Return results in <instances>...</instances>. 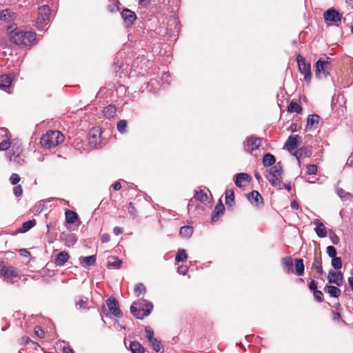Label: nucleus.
Wrapping results in <instances>:
<instances>
[{
	"label": "nucleus",
	"mask_w": 353,
	"mask_h": 353,
	"mask_svg": "<svg viewBox=\"0 0 353 353\" xmlns=\"http://www.w3.org/2000/svg\"><path fill=\"white\" fill-rule=\"evenodd\" d=\"M34 333L39 338H43L45 336V332L39 326L35 327Z\"/></svg>",
	"instance_id": "57"
},
{
	"label": "nucleus",
	"mask_w": 353,
	"mask_h": 353,
	"mask_svg": "<svg viewBox=\"0 0 353 353\" xmlns=\"http://www.w3.org/2000/svg\"><path fill=\"white\" fill-rule=\"evenodd\" d=\"M234 201V193L232 190H226L225 191V203L232 206Z\"/></svg>",
	"instance_id": "40"
},
{
	"label": "nucleus",
	"mask_w": 353,
	"mask_h": 353,
	"mask_svg": "<svg viewBox=\"0 0 353 353\" xmlns=\"http://www.w3.org/2000/svg\"><path fill=\"white\" fill-rule=\"evenodd\" d=\"M276 162L274 156L270 153H267L263 158V164L265 167L273 165Z\"/></svg>",
	"instance_id": "33"
},
{
	"label": "nucleus",
	"mask_w": 353,
	"mask_h": 353,
	"mask_svg": "<svg viewBox=\"0 0 353 353\" xmlns=\"http://www.w3.org/2000/svg\"><path fill=\"white\" fill-rule=\"evenodd\" d=\"M17 18V14L11 9L6 8L0 10V23H10Z\"/></svg>",
	"instance_id": "9"
},
{
	"label": "nucleus",
	"mask_w": 353,
	"mask_h": 353,
	"mask_svg": "<svg viewBox=\"0 0 353 353\" xmlns=\"http://www.w3.org/2000/svg\"><path fill=\"white\" fill-rule=\"evenodd\" d=\"M127 125H128V123H127L126 120H125V119L120 120L118 122L117 125V130L120 133H124L126 132Z\"/></svg>",
	"instance_id": "45"
},
{
	"label": "nucleus",
	"mask_w": 353,
	"mask_h": 353,
	"mask_svg": "<svg viewBox=\"0 0 353 353\" xmlns=\"http://www.w3.org/2000/svg\"><path fill=\"white\" fill-rule=\"evenodd\" d=\"M152 310L153 304L152 302L143 299L134 301L130 306L131 314L138 319H143L144 317L149 316Z\"/></svg>",
	"instance_id": "2"
},
{
	"label": "nucleus",
	"mask_w": 353,
	"mask_h": 353,
	"mask_svg": "<svg viewBox=\"0 0 353 353\" xmlns=\"http://www.w3.org/2000/svg\"><path fill=\"white\" fill-rule=\"evenodd\" d=\"M88 304V299L83 300L81 299L76 303V306L79 308H85Z\"/></svg>",
	"instance_id": "61"
},
{
	"label": "nucleus",
	"mask_w": 353,
	"mask_h": 353,
	"mask_svg": "<svg viewBox=\"0 0 353 353\" xmlns=\"http://www.w3.org/2000/svg\"><path fill=\"white\" fill-rule=\"evenodd\" d=\"M261 143V140L260 139L250 137L243 143L244 150L248 152H252L259 148Z\"/></svg>",
	"instance_id": "11"
},
{
	"label": "nucleus",
	"mask_w": 353,
	"mask_h": 353,
	"mask_svg": "<svg viewBox=\"0 0 353 353\" xmlns=\"http://www.w3.org/2000/svg\"><path fill=\"white\" fill-rule=\"evenodd\" d=\"M130 348L132 353H143L144 352V347L137 341L131 342Z\"/></svg>",
	"instance_id": "36"
},
{
	"label": "nucleus",
	"mask_w": 353,
	"mask_h": 353,
	"mask_svg": "<svg viewBox=\"0 0 353 353\" xmlns=\"http://www.w3.org/2000/svg\"><path fill=\"white\" fill-rule=\"evenodd\" d=\"M178 273L185 275L188 272V268L186 265H180L177 270Z\"/></svg>",
	"instance_id": "59"
},
{
	"label": "nucleus",
	"mask_w": 353,
	"mask_h": 353,
	"mask_svg": "<svg viewBox=\"0 0 353 353\" xmlns=\"http://www.w3.org/2000/svg\"><path fill=\"white\" fill-rule=\"evenodd\" d=\"M145 292L146 288L145 285L141 283H138L134 288V293L137 296H139L141 294H145Z\"/></svg>",
	"instance_id": "47"
},
{
	"label": "nucleus",
	"mask_w": 353,
	"mask_h": 353,
	"mask_svg": "<svg viewBox=\"0 0 353 353\" xmlns=\"http://www.w3.org/2000/svg\"><path fill=\"white\" fill-rule=\"evenodd\" d=\"M20 179L19 175L15 173H13L10 178V183L12 185H17L20 181Z\"/></svg>",
	"instance_id": "55"
},
{
	"label": "nucleus",
	"mask_w": 353,
	"mask_h": 353,
	"mask_svg": "<svg viewBox=\"0 0 353 353\" xmlns=\"http://www.w3.org/2000/svg\"><path fill=\"white\" fill-rule=\"evenodd\" d=\"M324 66H325L324 61L319 59L316 61V63L315 64V67H316L315 75H316V78L321 79L323 75V77H327V74L324 69Z\"/></svg>",
	"instance_id": "20"
},
{
	"label": "nucleus",
	"mask_w": 353,
	"mask_h": 353,
	"mask_svg": "<svg viewBox=\"0 0 353 353\" xmlns=\"http://www.w3.org/2000/svg\"><path fill=\"white\" fill-rule=\"evenodd\" d=\"M247 196L249 201L251 203L254 204L256 205H258L259 200H263L261 195L256 190H252L250 193L248 194Z\"/></svg>",
	"instance_id": "26"
},
{
	"label": "nucleus",
	"mask_w": 353,
	"mask_h": 353,
	"mask_svg": "<svg viewBox=\"0 0 353 353\" xmlns=\"http://www.w3.org/2000/svg\"><path fill=\"white\" fill-rule=\"evenodd\" d=\"M170 74L168 72H164L162 75V81H163V85L170 84L169 79H170Z\"/></svg>",
	"instance_id": "63"
},
{
	"label": "nucleus",
	"mask_w": 353,
	"mask_h": 353,
	"mask_svg": "<svg viewBox=\"0 0 353 353\" xmlns=\"http://www.w3.org/2000/svg\"><path fill=\"white\" fill-rule=\"evenodd\" d=\"M12 144V141H10L9 139H4L0 143V151H4L8 150V151L11 148V145Z\"/></svg>",
	"instance_id": "46"
},
{
	"label": "nucleus",
	"mask_w": 353,
	"mask_h": 353,
	"mask_svg": "<svg viewBox=\"0 0 353 353\" xmlns=\"http://www.w3.org/2000/svg\"><path fill=\"white\" fill-rule=\"evenodd\" d=\"M99 136V130L91 132L89 137V143L94 148H98L100 145V139Z\"/></svg>",
	"instance_id": "24"
},
{
	"label": "nucleus",
	"mask_w": 353,
	"mask_h": 353,
	"mask_svg": "<svg viewBox=\"0 0 353 353\" xmlns=\"http://www.w3.org/2000/svg\"><path fill=\"white\" fill-rule=\"evenodd\" d=\"M314 230L319 237L324 238L327 236V230L324 225H323V227H316Z\"/></svg>",
	"instance_id": "49"
},
{
	"label": "nucleus",
	"mask_w": 353,
	"mask_h": 353,
	"mask_svg": "<svg viewBox=\"0 0 353 353\" xmlns=\"http://www.w3.org/2000/svg\"><path fill=\"white\" fill-rule=\"evenodd\" d=\"M122 264V261L117 256H110L108 258V266L119 268Z\"/></svg>",
	"instance_id": "35"
},
{
	"label": "nucleus",
	"mask_w": 353,
	"mask_h": 353,
	"mask_svg": "<svg viewBox=\"0 0 353 353\" xmlns=\"http://www.w3.org/2000/svg\"><path fill=\"white\" fill-rule=\"evenodd\" d=\"M114 3H115L114 5L109 6V7H108V9H109V10L111 12H114L118 11L119 10V1L116 0Z\"/></svg>",
	"instance_id": "62"
},
{
	"label": "nucleus",
	"mask_w": 353,
	"mask_h": 353,
	"mask_svg": "<svg viewBox=\"0 0 353 353\" xmlns=\"http://www.w3.org/2000/svg\"><path fill=\"white\" fill-rule=\"evenodd\" d=\"M296 61L298 63V68L300 72L304 75V80L307 83H310L312 79L311 72V65L310 63H307L301 54H298L296 57Z\"/></svg>",
	"instance_id": "7"
},
{
	"label": "nucleus",
	"mask_w": 353,
	"mask_h": 353,
	"mask_svg": "<svg viewBox=\"0 0 353 353\" xmlns=\"http://www.w3.org/2000/svg\"><path fill=\"white\" fill-rule=\"evenodd\" d=\"M326 252L328 256L331 258H333L336 256V248L332 245H329L326 248Z\"/></svg>",
	"instance_id": "53"
},
{
	"label": "nucleus",
	"mask_w": 353,
	"mask_h": 353,
	"mask_svg": "<svg viewBox=\"0 0 353 353\" xmlns=\"http://www.w3.org/2000/svg\"><path fill=\"white\" fill-rule=\"evenodd\" d=\"M106 303L110 313L115 317L122 316V312L119 307V303L114 298H110L106 301Z\"/></svg>",
	"instance_id": "12"
},
{
	"label": "nucleus",
	"mask_w": 353,
	"mask_h": 353,
	"mask_svg": "<svg viewBox=\"0 0 353 353\" xmlns=\"http://www.w3.org/2000/svg\"><path fill=\"white\" fill-rule=\"evenodd\" d=\"M311 150L307 149L305 147H302L299 148L294 154L298 160L299 163H300V159L303 157H308L311 155Z\"/></svg>",
	"instance_id": "23"
},
{
	"label": "nucleus",
	"mask_w": 353,
	"mask_h": 353,
	"mask_svg": "<svg viewBox=\"0 0 353 353\" xmlns=\"http://www.w3.org/2000/svg\"><path fill=\"white\" fill-rule=\"evenodd\" d=\"M145 336L147 339L149 341H151L152 339H154V330L150 326H146L145 327Z\"/></svg>",
	"instance_id": "51"
},
{
	"label": "nucleus",
	"mask_w": 353,
	"mask_h": 353,
	"mask_svg": "<svg viewBox=\"0 0 353 353\" xmlns=\"http://www.w3.org/2000/svg\"><path fill=\"white\" fill-rule=\"evenodd\" d=\"M50 12L48 5H42L39 7L38 18L36 21V27L39 30H43L45 26L48 23Z\"/></svg>",
	"instance_id": "6"
},
{
	"label": "nucleus",
	"mask_w": 353,
	"mask_h": 353,
	"mask_svg": "<svg viewBox=\"0 0 353 353\" xmlns=\"http://www.w3.org/2000/svg\"><path fill=\"white\" fill-rule=\"evenodd\" d=\"M327 279L330 283L336 284L337 286H341L343 285V276L341 271L334 272L330 270Z\"/></svg>",
	"instance_id": "13"
},
{
	"label": "nucleus",
	"mask_w": 353,
	"mask_h": 353,
	"mask_svg": "<svg viewBox=\"0 0 353 353\" xmlns=\"http://www.w3.org/2000/svg\"><path fill=\"white\" fill-rule=\"evenodd\" d=\"M14 194L16 196H19L23 193V189L21 185H17L13 189Z\"/></svg>",
	"instance_id": "60"
},
{
	"label": "nucleus",
	"mask_w": 353,
	"mask_h": 353,
	"mask_svg": "<svg viewBox=\"0 0 353 353\" xmlns=\"http://www.w3.org/2000/svg\"><path fill=\"white\" fill-rule=\"evenodd\" d=\"M323 18L325 22H331L334 25L339 26L341 21L342 14L334 8L327 10L323 14Z\"/></svg>",
	"instance_id": "8"
},
{
	"label": "nucleus",
	"mask_w": 353,
	"mask_h": 353,
	"mask_svg": "<svg viewBox=\"0 0 353 353\" xmlns=\"http://www.w3.org/2000/svg\"><path fill=\"white\" fill-rule=\"evenodd\" d=\"M332 266L335 270H339L342 268V261L341 257L334 256L332 258L331 261Z\"/></svg>",
	"instance_id": "48"
},
{
	"label": "nucleus",
	"mask_w": 353,
	"mask_h": 353,
	"mask_svg": "<svg viewBox=\"0 0 353 353\" xmlns=\"http://www.w3.org/2000/svg\"><path fill=\"white\" fill-rule=\"evenodd\" d=\"M281 177H272L267 176V179L271 185L278 190H283L284 188V183L282 182Z\"/></svg>",
	"instance_id": "27"
},
{
	"label": "nucleus",
	"mask_w": 353,
	"mask_h": 353,
	"mask_svg": "<svg viewBox=\"0 0 353 353\" xmlns=\"http://www.w3.org/2000/svg\"><path fill=\"white\" fill-rule=\"evenodd\" d=\"M8 31L10 41L17 46L31 47L37 43L35 32L22 30L15 23L10 25Z\"/></svg>",
	"instance_id": "1"
},
{
	"label": "nucleus",
	"mask_w": 353,
	"mask_h": 353,
	"mask_svg": "<svg viewBox=\"0 0 353 353\" xmlns=\"http://www.w3.org/2000/svg\"><path fill=\"white\" fill-rule=\"evenodd\" d=\"M314 296L315 299L319 302L323 301V292L321 290H316L314 292Z\"/></svg>",
	"instance_id": "58"
},
{
	"label": "nucleus",
	"mask_w": 353,
	"mask_h": 353,
	"mask_svg": "<svg viewBox=\"0 0 353 353\" xmlns=\"http://www.w3.org/2000/svg\"><path fill=\"white\" fill-rule=\"evenodd\" d=\"M152 65V63L151 62V64L145 63L144 61L141 63L139 68V70L138 72L139 74H141L142 75L144 74L145 72L148 71V70Z\"/></svg>",
	"instance_id": "52"
},
{
	"label": "nucleus",
	"mask_w": 353,
	"mask_h": 353,
	"mask_svg": "<svg viewBox=\"0 0 353 353\" xmlns=\"http://www.w3.org/2000/svg\"><path fill=\"white\" fill-rule=\"evenodd\" d=\"M336 193L343 201H347L351 198V194L342 188H338L336 190Z\"/></svg>",
	"instance_id": "43"
},
{
	"label": "nucleus",
	"mask_w": 353,
	"mask_h": 353,
	"mask_svg": "<svg viewBox=\"0 0 353 353\" xmlns=\"http://www.w3.org/2000/svg\"><path fill=\"white\" fill-rule=\"evenodd\" d=\"M121 14L125 26L128 28L131 27L137 19V15L135 12L128 8L123 9Z\"/></svg>",
	"instance_id": "10"
},
{
	"label": "nucleus",
	"mask_w": 353,
	"mask_h": 353,
	"mask_svg": "<svg viewBox=\"0 0 353 353\" xmlns=\"http://www.w3.org/2000/svg\"><path fill=\"white\" fill-rule=\"evenodd\" d=\"M65 220L68 223H74L76 221H79L77 214L70 210L65 211Z\"/></svg>",
	"instance_id": "34"
},
{
	"label": "nucleus",
	"mask_w": 353,
	"mask_h": 353,
	"mask_svg": "<svg viewBox=\"0 0 353 353\" xmlns=\"http://www.w3.org/2000/svg\"><path fill=\"white\" fill-rule=\"evenodd\" d=\"M320 120L321 117L318 114L309 115L307 120V128L310 130L318 128Z\"/></svg>",
	"instance_id": "16"
},
{
	"label": "nucleus",
	"mask_w": 353,
	"mask_h": 353,
	"mask_svg": "<svg viewBox=\"0 0 353 353\" xmlns=\"http://www.w3.org/2000/svg\"><path fill=\"white\" fill-rule=\"evenodd\" d=\"M312 266L321 275L324 274V271L322 268L321 261L316 256L314 257Z\"/></svg>",
	"instance_id": "42"
},
{
	"label": "nucleus",
	"mask_w": 353,
	"mask_h": 353,
	"mask_svg": "<svg viewBox=\"0 0 353 353\" xmlns=\"http://www.w3.org/2000/svg\"><path fill=\"white\" fill-rule=\"evenodd\" d=\"M0 276L4 281L11 283L17 282L20 279L15 268L3 263L0 264Z\"/></svg>",
	"instance_id": "5"
},
{
	"label": "nucleus",
	"mask_w": 353,
	"mask_h": 353,
	"mask_svg": "<svg viewBox=\"0 0 353 353\" xmlns=\"http://www.w3.org/2000/svg\"><path fill=\"white\" fill-rule=\"evenodd\" d=\"M150 345H152L153 350L156 352H163V347L160 341H159L157 338H154L152 339L151 341H149Z\"/></svg>",
	"instance_id": "38"
},
{
	"label": "nucleus",
	"mask_w": 353,
	"mask_h": 353,
	"mask_svg": "<svg viewBox=\"0 0 353 353\" xmlns=\"http://www.w3.org/2000/svg\"><path fill=\"white\" fill-rule=\"evenodd\" d=\"M304 263L302 259H295V273L298 276H302L304 274Z\"/></svg>",
	"instance_id": "32"
},
{
	"label": "nucleus",
	"mask_w": 353,
	"mask_h": 353,
	"mask_svg": "<svg viewBox=\"0 0 353 353\" xmlns=\"http://www.w3.org/2000/svg\"><path fill=\"white\" fill-rule=\"evenodd\" d=\"M281 262L285 272L290 273L293 271V260L290 256L283 257Z\"/></svg>",
	"instance_id": "22"
},
{
	"label": "nucleus",
	"mask_w": 353,
	"mask_h": 353,
	"mask_svg": "<svg viewBox=\"0 0 353 353\" xmlns=\"http://www.w3.org/2000/svg\"><path fill=\"white\" fill-rule=\"evenodd\" d=\"M68 253L65 251H62L57 254L56 259H54V263L57 266H63L68 260Z\"/></svg>",
	"instance_id": "21"
},
{
	"label": "nucleus",
	"mask_w": 353,
	"mask_h": 353,
	"mask_svg": "<svg viewBox=\"0 0 353 353\" xmlns=\"http://www.w3.org/2000/svg\"><path fill=\"white\" fill-rule=\"evenodd\" d=\"M143 61H144L145 63L151 64V61L147 57L143 55L141 57H137L134 60L132 66L137 69H139L140 65H141Z\"/></svg>",
	"instance_id": "37"
},
{
	"label": "nucleus",
	"mask_w": 353,
	"mask_h": 353,
	"mask_svg": "<svg viewBox=\"0 0 353 353\" xmlns=\"http://www.w3.org/2000/svg\"><path fill=\"white\" fill-rule=\"evenodd\" d=\"M325 292L328 293L332 297H339L341 295V291L337 287L334 285H326L325 287Z\"/></svg>",
	"instance_id": "29"
},
{
	"label": "nucleus",
	"mask_w": 353,
	"mask_h": 353,
	"mask_svg": "<svg viewBox=\"0 0 353 353\" xmlns=\"http://www.w3.org/2000/svg\"><path fill=\"white\" fill-rule=\"evenodd\" d=\"M64 140V136L57 130H50L43 134L41 139V144L46 149L55 148L62 143Z\"/></svg>",
	"instance_id": "4"
},
{
	"label": "nucleus",
	"mask_w": 353,
	"mask_h": 353,
	"mask_svg": "<svg viewBox=\"0 0 353 353\" xmlns=\"http://www.w3.org/2000/svg\"><path fill=\"white\" fill-rule=\"evenodd\" d=\"M6 156L9 162L16 166H21L25 163L23 148L18 140H12L11 148L7 151Z\"/></svg>",
	"instance_id": "3"
},
{
	"label": "nucleus",
	"mask_w": 353,
	"mask_h": 353,
	"mask_svg": "<svg viewBox=\"0 0 353 353\" xmlns=\"http://www.w3.org/2000/svg\"><path fill=\"white\" fill-rule=\"evenodd\" d=\"M96 262L95 255H91L88 256H81L79 258V263L82 266H91L93 265Z\"/></svg>",
	"instance_id": "25"
},
{
	"label": "nucleus",
	"mask_w": 353,
	"mask_h": 353,
	"mask_svg": "<svg viewBox=\"0 0 353 353\" xmlns=\"http://www.w3.org/2000/svg\"><path fill=\"white\" fill-rule=\"evenodd\" d=\"M283 174V167L281 162H278L272 168H270L269 172L266 174L267 176L272 177H281Z\"/></svg>",
	"instance_id": "15"
},
{
	"label": "nucleus",
	"mask_w": 353,
	"mask_h": 353,
	"mask_svg": "<svg viewBox=\"0 0 353 353\" xmlns=\"http://www.w3.org/2000/svg\"><path fill=\"white\" fill-rule=\"evenodd\" d=\"M188 259V254L184 249H179L177 252V254L175 256L176 262H181L186 260Z\"/></svg>",
	"instance_id": "41"
},
{
	"label": "nucleus",
	"mask_w": 353,
	"mask_h": 353,
	"mask_svg": "<svg viewBox=\"0 0 353 353\" xmlns=\"http://www.w3.org/2000/svg\"><path fill=\"white\" fill-rule=\"evenodd\" d=\"M12 78L8 74H3L0 77V89L5 90L8 92V90L12 84Z\"/></svg>",
	"instance_id": "17"
},
{
	"label": "nucleus",
	"mask_w": 353,
	"mask_h": 353,
	"mask_svg": "<svg viewBox=\"0 0 353 353\" xmlns=\"http://www.w3.org/2000/svg\"><path fill=\"white\" fill-rule=\"evenodd\" d=\"M156 84H157V85L158 84V83H157V80L152 79V80L150 81V82H149V83H148V86H147V89H148L149 91H150V92H157V90H158V89H159V88H158V87H155V88H154V90H152V89L151 88L152 87L154 86Z\"/></svg>",
	"instance_id": "54"
},
{
	"label": "nucleus",
	"mask_w": 353,
	"mask_h": 353,
	"mask_svg": "<svg viewBox=\"0 0 353 353\" xmlns=\"http://www.w3.org/2000/svg\"><path fill=\"white\" fill-rule=\"evenodd\" d=\"M125 54V52L123 51H119L116 57L115 61L114 63V67H115V72H117L119 71V70L124 68L125 64L123 63V61H120V59H121L123 55Z\"/></svg>",
	"instance_id": "30"
},
{
	"label": "nucleus",
	"mask_w": 353,
	"mask_h": 353,
	"mask_svg": "<svg viewBox=\"0 0 353 353\" xmlns=\"http://www.w3.org/2000/svg\"><path fill=\"white\" fill-rule=\"evenodd\" d=\"M251 179V176L247 173H238L235 175L234 183L237 187L241 188L243 181H250Z\"/></svg>",
	"instance_id": "19"
},
{
	"label": "nucleus",
	"mask_w": 353,
	"mask_h": 353,
	"mask_svg": "<svg viewBox=\"0 0 353 353\" xmlns=\"http://www.w3.org/2000/svg\"><path fill=\"white\" fill-rule=\"evenodd\" d=\"M117 108L113 105H108L103 109V114L108 119H111L116 114Z\"/></svg>",
	"instance_id": "31"
},
{
	"label": "nucleus",
	"mask_w": 353,
	"mask_h": 353,
	"mask_svg": "<svg viewBox=\"0 0 353 353\" xmlns=\"http://www.w3.org/2000/svg\"><path fill=\"white\" fill-rule=\"evenodd\" d=\"M299 140H301V137L299 135L290 136L285 143L284 148L289 152H291L297 148V143Z\"/></svg>",
	"instance_id": "14"
},
{
	"label": "nucleus",
	"mask_w": 353,
	"mask_h": 353,
	"mask_svg": "<svg viewBox=\"0 0 353 353\" xmlns=\"http://www.w3.org/2000/svg\"><path fill=\"white\" fill-rule=\"evenodd\" d=\"M288 110L300 114L302 112V107L297 102L292 101L288 107Z\"/></svg>",
	"instance_id": "39"
},
{
	"label": "nucleus",
	"mask_w": 353,
	"mask_h": 353,
	"mask_svg": "<svg viewBox=\"0 0 353 353\" xmlns=\"http://www.w3.org/2000/svg\"><path fill=\"white\" fill-rule=\"evenodd\" d=\"M128 212H129V214H130L131 215H132L134 216H136L137 210H136V208H135L134 204L132 202L130 203V204H129Z\"/></svg>",
	"instance_id": "64"
},
{
	"label": "nucleus",
	"mask_w": 353,
	"mask_h": 353,
	"mask_svg": "<svg viewBox=\"0 0 353 353\" xmlns=\"http://www.w3.org/2000/svg\"><path fill=\"white\" fill-rule=\"evenodd\" d=\"M225 207L220 201L219 203L215 206L214 211L212 213V221L216 222L219 220L220 216L223 214Z\"/></svg>",
	"instance_id": "18"
},
{
	"label": "nucleus",
	"mask_w": 353,
	"mask_h": 353,
	"mask_svg": "<svg viewBox=\"0 0 353 353\" xmlns=\"http://www.w3.org/2000/svg\"><path fill=\"white\" fill-rule=\"evenodd\" d=\"M35 220H30L23 223V232H26L30 230L35 225Z\"/></svg>",
	"instance_id": "50"
},
{
	"label": "nucleus",
	"mask_w": 353,
	"mask_h": 353,
	"mask_svg": "<svg viewBox=\"0 0 353 353\" xmlns=\"http://www.w3.org/2000/svg\"><path fill=\"white\" fill-rule=\"evenodd\" d=\"M317 172V166L316 165L312 164L309 165L307 167V173L308 174H315Z\"/></svg>",
	"instance_id": "56"
},
{
	"label": "nucleus",
	"mask_w": 353,
	"mask_h": 353,
	"mask_svg": "<svg viewBox=\"0 0 353 353\" xmlns=\"http://www.w3.org/2000/svg\"><path fill=\"white\" fill-rule=\"evenodd\" d=\"M193 231L192 226L185 225L181 228L179 234L183 238L189 239L192 236Z\"/></svg>",
	"instance_id": "28"
},
{
	"label": "nucleus",
	"mask_w": 353,
	"mask_h": 353,
	"mask_svg": "<svg viewBox=\"0 0 353 353\" xmlns=\"http://www.w3.org/2000/svg\"><path fill=\"white\" fill-rule=\"evenodd\" d=\"M194 199L203 202L208 199V195L206 192H203V190L196 191L194 196Z\"/></svg>",
	"instance_id": "44"
}]
</instances>
